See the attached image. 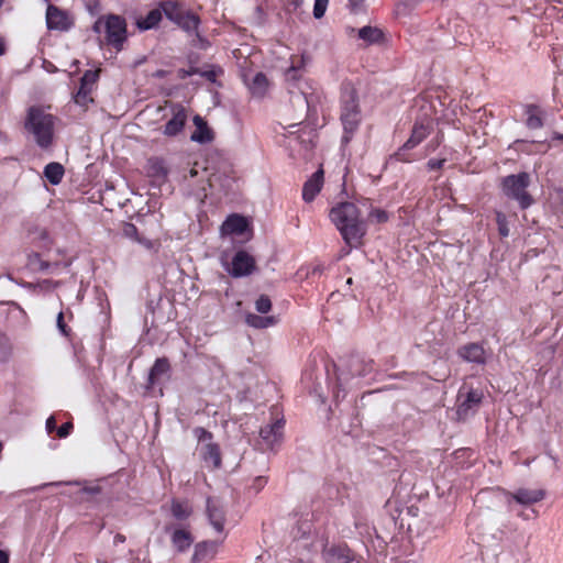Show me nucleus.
Segmentation results:
<instances>
[{"mask_svg":"<svg viewBox=\"0 0 563 563\" xmlns=\"http://www.w3.org/2000/svg\"><path fill=\"white\" fill-rule=\"evenodd\" d=\"M93 30L98 33L103 31L107 43L118 51L122 49L128 33L124 18L117 14L101 16L96 21Z\"/></svg>","mask_w":563,"mask_h":563,"instance_id":"20e7f679","label":"nucleus"},{"mask_svg":"<svg viewBox=\"0 0 563 563\" xmlns=\"http://www.w3.org/2000/svg\"><path fill=\"white\" fill-rule=\"evenodd\" d=\"M526 124L529 129L536 130L543 126V112L536 104H529L526 107Z\"/></svg>","mask_w":563,"mask_h":563,"instance_id":"b1692460","label":"nucleus"},{"mask_svg":"<svg viewBox=\"0 0 563 563\" xmlns=\"http://www.w3.org/2000/svg\"><path fill=\"white\" fill-rule=\"evenodd\" d=\"M124 541H125V537L123 534L118 533L114 536V539H113L114 544L123 543Z\"/></svg>","mask_w":563,"mask_h":563,"instance_id":"6e6d98bb","label":"nucleus"},{"mask_svg":"<svg viewBox=\"0 0 563 563\" xmlns=\"http://www.w3.org/2000/svg\"><path fill=\"white\" fill-rule=\"evenodd\" d=\"M483 399V393L479 389H474L463 385L457 394V410L456 413L460 419H465L474 413L479 407Z\"/></svg>","mask_w":563,"mask_h":563,"instance_id":"0eeeda50","label":"nucleus"},{"mask_svg":"<svg viewBox=\"0 0 563 563\" xmlns=\"http://www.w3.org/2000/svg\"><path fill=\"white\" fill-rule=\"evenodd\" d=\"M170 511L177 520H185L191 515L192 509L188 503L174 499L172 501Z\"/></svg>","mask_w":563,"mask_h":563,"instance_id":"473e14b6","label":"nucleus"},{"mask_svg":"<svg viewBox=\"0 0 563 563\" xmlns=\"http://www.w3.org/2000/svg\"><path fill=\"white\" fill-rule=\"evenodd\" d=\"M82 490L87 494L95 495L100 492V488L98 486H93V487H85Z\"/></svg>","mask_w":563,"mask_h":563,"instance_id":"864d4df0","label":"nucleus"},{"mask_svg":"<svg viewBox=\"0 0 563 563\" xmlns=\"http://www.w3.org/2000/svg\"><path fill=\"white\" fill-rule=\"evenodd\" d=\"M0 563H9V554L0 550Z\"/></svg>","mask_w":563,"mask_h":563,"instance_id":"4d7b16f0","label":"nucleus"},{"mask_svg":"<svg viewBox=\"0 0 563 563\" xmlns=\"http://www.w3.org/2000/svg\"><path fill=\"white\" fill-rule=\"evenodd\" d=\"M445 163V159H430L427 164L428 168L430 170L441 169Z\"/></svg>","mask_w":563,"mask_h":563,"instance_id":"09e8293b","label":"nucleus"},{"mask_svg":"<svg viewBox=\"0 0 563 563\" xmlns=\"http://www.w3.org/2000/svg\"><path fill=\"white\" fill-rule=\"evenodd\" d=\"M431 128H432V124H431V121H429V120L416 122L412 128L410 137L404 144V146L400 151L411 150V148L416 147L417 145H419L430 134ZM397 155H398L399 159H404L401 157V152H399Z\"/></svg>","mask_w":563,"mask_h":563,"instance_id":"2eb2a0df","label":"nucleus"},{"mask_svg":"<svg viewBox=\"0 0 563 563\" xmlns=\"http://www.w3.org/2000/svg\"><path fill=\"white\" fill-rule=\"evenodd\" d=\"M553 139H554V140H559V141H563V134L555 132V133L553 134Z\"/></svg>","mask_w":563,"mask_h":563,"instance_id":"bf43d9fd","label":"nucleus"},{"mask_svg":"<svg viewBox=\"0 0 563 563\" xmlns=\"http://www.w3.org/2000/svg\"><path fill=\"white\" fill-rule=\"evenodd\" d=\"M496 223L499 235L507 238L509 235V225L506 214L500 211H496Z\"/></svg>","mask_w":563,"mask_h":563,"instance_id":"c9c22d12","label":"nucleus"},{"mask_svg":"<svg viewBox=\"0 0 563 563\" xmlns=\"http://www.w3.org/2000/svg\"><path fill=\"white\" fill-rule=\"evenodd\" d=\"M12 353V345L7 335L0 333V362L9 360Z\"/></svg>","mask_w":563,"mask_h":563,"instance_id":"f704fd0d","label":"nucleus"},{"mask_svg":"<svg viewBox=\"0 0 563 563\" xmlns=\"http://www.w3.org/2000/svg\"><path fill=\"white\" fill-rule=\"evenodd\" d=\"M217 547L218 543L216 541H203L198 543L195 547V552L191 559L192 562L199 563L211 558L216 553Z\"/></svg>","mask_w":563,"mask_h":563,"instance_id":"5701e85b","label":"nucleus"},{"mask_svg":"<svg viewBox=\"0 0 563 563\" xmlns=\"http://www.w3.org/2000/svg\"><path fill=\"white\" fill-rule=\"evenodd\" d=\"M56 118L38 107H31L25 119V130L33 135L37 146L47 150L54 141Z\"/></svg>","mask_w":563,"mask_h":563,"instance_id":"f03ea898","label":"nucleus"},{"mask_svg":"<svg viewBox=\"0 0 563 563\" xmlns=\"http://www.w3.org/2000/svg\"><path fill=\"white\" fill-rule=\"evenodd\" d=\"M357 36L365 44L369 45L380 42L383 32L378 27L366 25L357 31Z\"/></svg>","mask_w":563,"mask_h":563,"instance_id":"c756f323","label":"nucleus"},{"mask_svg":"<svg viewBox=\"0 0 563 563\" xmlns=\"http://www.w3.org/2000/svg\"><path fill=\"white\" fill-rule=\"evenodd\" d=\"M176 24L188 34H194L198 32L200 19L197 14L186 11Z\"/></svg>","mask_w":563,"mask_h":563,"instance_id":"cd10ccee","label":"nucleus"},{"mask_svg":"<svg viewBox=\"0 0 563 563\" xmlns=\"http://www.w3.org/2000/svg\"><path fill=\"white\" fill-rule=\"evenodd\" d=\"M206 514L212 528L222 533L225 523V510L223 503L217 497L207 498Z\"/></svg>","mask_w":563,"mask_h":563,"instance_id":"9b49d317","label":"nucleus"},{"mask_svg":"<svg viewBox=\"0 0 563 563\" xmlns=\"http://www.w3.org/2000/svg\"><path fill=\"white\" fill-rule=\"evenodd\" d=\"M165 530L166 532H170L172 543L179 552H184L189 549L194 542L190 531L185 528H173L168 526Z\"/></svg>","mask_w":563,"mask_h":563,"instance_id":"6ab92c4d","label":"nucleus"},{"mask_svg":"<svg viewBox=\"0 0 563 563\" xmlns=\"http://www.w3.org/2000/svg\"><path fill=\"white\" fill-rule=\"evenodd\" d=\"M330 219L340 231L350 247H357L366 234V224L360 218L357 207L352 202H343L331 209Z\"/></svg>","mask_w":563,"mask_h":563,"instance_id":"f257e3e1","label":"nucleus"},{"mask_svg":"<svg viewBox=\"0 0 563 563\" xmlns=\"http://www.w3.org/2000/svg\"><path fill=\"white\" fill-rule=\"evenodd\" d=\"M172 118L163 126V134L166 136H176L180 133L188 120V113L184 106L179 103L170 104Z\"/></svg>","mask_w":563,"mask_h":563,"instance_id":"9d476101","label":"nucleus"},{"mask_svg":"<svg viewBox=\"0 0 563 563\" xmlns=\"http://www.w3.org/2000/svg\"><path fill=\"white\" fill-rule=\"evenodd\" d=\"M123 234H124V236H126L129 239H133V240H136L140 243H143V241L140 240L139 236H137V229H136V227L134 224H132V223H125L124 224Z\"/></svg>","mask_w":563,"mask_h":563,"instance_id":"79ce46f5","label":"nucleus"},{"mask_svg":"<svg viewBox=\"0 0 563 563\" xmlns=\"http://www.w3.org/2000/svg\"><path fill=\"white\" fill-rule=\"evenodd\" d=\"M329 0H314L313 16L320 19L324 15Z\"/></svg>","mask_w":563,"mask_h":563,"instance_id":"ea45409f","label":"nucleus"},{"mask_svg":"<svg viewBox=\"0 0 563 563\" xmlns=\"http://www.w3.org/2000/svg\"><path fill=\"white\" fill-rule=\"evenodd\" d=\"M369 218L375 220L377 223H383L388 220V214L382 209H373L369 213Z\"/></svg>","mask_w":563,"mask_h":563,"instance_id":"c03bdc74","label":"nucleus"},{"mask_svg":"<svg viewBox=\"0 0 563 563\" xmlns=\"http://www.w3.org/2000/svg\"><path fill=\"white\" fill-rule=\"evenodd\" d=\"M146 174L152 181L156 185H162L166 181L168 176V168L163 158L151 157L146 163Z\"/></svg>","mask_w":563,"mask_h":563,"instance_id":"dca6fc26","label":"nucleus"},{"mask_svg":"<svg viewBox=\"0 0 563 563\" xmlns=\"http://www.w3.org/2000/svg\"><path fill=\"white\" fill-rule=\"evenodd\" d=\"M170 369V364L166 357L157 358L152 366L148 375V383L155 385L159 378L166 375Z\"/></svg>","mask_w":563,"mask_h":563,"instance_id":"a878e982","label":"nucleus"},{"mask_svg":"<svg viewBox=\"0 0 563 563\" xmlns=\"http://www.w3.org/2000/svg\"><path fill=\"white\" fill-rule=\"evenodd\" d=\"M57 328L58 330L64 334V335H67L68 334V329L64 322V314L63 312H59L58 316H57Z\"/></svg>","mask_w":563,"mask_h":563,"instance_id":"8fccbe9b","label":"nucleus"},{"mask_svg":"<svg viewBox=\"0 0 563 563\" xmlns=\"http://www.w3.org/2000/svg\"><path fill=\"white\" fill-rule=\"evenodd\" d=\"M255 309L260 313H267L272 309V301L268 296L261 295L255 301Z\"/></svg>","mask_w":563,"mask_h":563,"instance_id":"e433bc0d","label":"nucleus"},{"mask_svg":"<svg viewBox=\"0 0 563 563\" xmlns=\"http://www.w3.org/2000/svg\"><path fill=\"white\" fill-rule=\"evenodd\" d=\"M267 481L263 476H258L253 481L252 488L255 489V492H260L265 485Z\"/></svg>","mask_w":563,"mask_h":563,"instance_id":"3c124183","label":"nucleus"},{"mask_svg":"<svg viewBox=\"0 0 563 563\" xmlns=\"http://www.w3.org/2000/svg\"><path fill=\"white\" fill-rule=\"evenodd\" d=\"M60 484H63V483H62V482H58V483H53L52 485L58 486V485H60Z\"/></svg>","mask_w":563,"mask_h":563,"instance_id":"e2e57ef3","label":"nucleus"},{"mask_svg":"<svg viewBox=\"0 0 563 563\" xmlns=\"http://www.w3.org/2000/svg\"><path fill=\"white\" fill-rule=\"evenodd\" d=\"M227 272L234 278L251 275L255 269V260L246 251H238L233 256L231 264H223Z\"/></svg>","mask_w":563,"mask_h":563,"instance_id":"6e6552de","label":"nucleus"},{"mask_svg":"<svg viewBox=\"0 0 563 563\" xmlns=\"http://www.w3.org/2000/svg\"><path fill=\"white\" fill-rule=\"evenodd\" d=\"M287 11H296L302 4L303 0H280Z\"/></svg>","mask_w":563,"mask_h":563,"instance_id":"a18cd8bd","label":"nucleus"},{"mask_svg":"<svg viewBox=\"0 0 563 563\" xmlns=\"http://www.w3.org/2000/svg\"><path fill=\"white\" fill-rule=\"evenodd\" d=\"M159 7L166 18L174 23H177L180 16L186 12L178 2L172 0L161 1Z\"/></svg>","mask_w":563,"mask_h":563,"instance_id":"bb28decb","label":"nucleus"},{"mask_svg":"<svg viewBox=\"0 0 563 563\" xmlns=\"http://www.w3.org/2000/svg\"><path fill=\"white\" fill-rule=\"evenodd\" d=\"M457 355L465 362L483 365L486 363V351L479 343H467L457 349Z\"/></svg>","mask_w":563,"mask_h":563,"instance_id":"4468645a","label":"nucleus"},{"mask_svg":"<svg viewBox=\"0 0 563 563\" xmlns=\"http://www.w3.org/2000/svg\"><path fill=\"white\" fill-rule=\"evenodd\" d=\"M301 95L308 109L314 108L316 104L320 102V95L314 91L308 92L306 90H301Z\"/></svg>","mask_w":563,"mask_h":563,"instance_id":"58836bf2","label":"nucleus"},{"mask_svg":"<svg viewBox=\"0 0 563 563\" xmlns=\"http://www.w3.org/2000/svg\"><path fill=\"white\" fill-rule=\"evenodd\" d=\"M323 186V169L319 168L311 177L303 184L302 199L306 202H311L320 192Z\"/></svg>","mask_w":563,"mask_h":563,"instance_id":"a211bd4d","label":"nucleus"},{"mask_svg":"<svg viewBox=\"0 0 563 563\" xmlns=\"http://www.w3.org/2000/svg\"><path fill=\"white\" fill-rule=\"evenodd\" d=\"M372 364L371 363H364L358 357H352L349 361V371H341L338 374V384L340 387H343L347 384L350 377H363L368 375L372 372Z\"/></svg>","mask_w":563,"mask_h":563,"instance_id":"f8f14e48","label":"nucleus"},{"mask_svg":"<svg viewBox=\"0 0 563 563\" xmlns=\"http://www.w3.org/2000/svg\"><path fill=\"white\" fill-rule=\"evenodd\" d=\"M302 62H303L302 57H300L298 59V63L292 60L291 66L286 71V76L288 79H297V73H298L300 66L302 65Z\"/></svg>","mask_w":563,"mask_h":563,"instance_id":"37998d69","label":"nucleus"},{"mask_svg":"<svg viewBox=\"0 0 563 563\" xmlns=\"http://www.w3.org/2000/svg\"><path fill=\"white\" fill-rule=\"evenodd\" d=\"M221 73V70H217V69H209V70H205V71H201V76L205 77L207 80L211 81V82H216L217 80V77L218 75Z\"/></svg>","mask_w":563,"mask_h":563,"instance_id":"de8ad7c7","label":"nucleus"},{"mask_svg":"<svg viewBox=\"0 0 563 563\" xmlns=\"http://www.w3.org/2000/svg\"><path fill=\"white\" fill-rule=\"evenodd\" d=\"M201 455L205 462L211 463L214 468L221 466V454L218 444L213 442L206 443L201 449Z\"/></svg>","mask_w":563,"mask_h":563,"instance_id":"393cba45","label":"nucleus"},{"mask_svg":"<svg viewBox=\"0 0 563 563\" xmlns=\"http://www.w3.org/2000/svg\"><path fill=\"white\" fill-rule=\"evenodd\" d=\"M284 418L276 417L273 422L261 428L260 437L267 449L274 450L282 443L284 437Z\"/></svg>","mask_w":563,"mask_h":563,"instance_id":"1a4fd4ad","label":"nucleus"},{"mask_svg":"<svg viewBox=\"0 0 563 563\" xmlns=\"http://www.w3.org/2000/svg\"><path fill=\"white\" fill-rule=\"evenodd\" d=\"M45 428L48 433H52L56 429V419L54 416L47 418Z\"/></svg>","mask_w":563,"mask_h":563,"instance_id":"603ef678","label":"nucleus"},{"mask_svg":"<svg viewBox=\"0 0 563 563\" xmlns=\"http://www.w3.org/2000/svg\"><path fill=\"white\" fill-rule=\"evenodd\" d=\"M492 495L500 503H504L511 510L512 503H517L522 506H530L541 501L545 493L542 489H529L519 488L515 493H509L500 488L493 489Z\"/></svg>","mask_w":563,"mask_h":563,"instance_id":"423d86ee","label":"nucleus"},{"mask_svg":"<svg viewBox=\"0 0 563 563\" xmlns=\"http://www.w3.org/2000/svg\"><path fill=\"white\" fill-rule=\"evenodd\" d=\"M194 434L200 442H212V433L201 427L196 428Z\"/></svg>","mask_w":563,"mask_h":563,"instance_id":"a19ab883","label":"nucleus"},{"mask_svg":"<svg viewBox=\"0 0 563 563\" xmlns=\"http://www.w3.org/2000/svg\"><path fill=\"white\" fill-rule=\"evenodd\" d=\"M92 89L80 86L74 99L77 104L86 108L90 102H92V98L90 97Z\"/></svg>","mask_w":563,"mask_h":563,"instance_id":"72a5a7b5","label":"nucleus"},{"mask_svg":"<svg viewBox=\"0 0 563 563\" xmlns=\"http://www.w3.org/2000/svg\"><path fill=\"white\" fill-rule=\"evenodd\" d=\"M98 76V70H87L80 79V86L92 89Z\"/></svg>","mask_w":563,"mask_h":563,"instance_id":"4c0bfd02","label":"nucleus"},{"mask_svg":"<svg viewBox=\"0 0 563 563\" xmlns=\"http://www.w3.org/2000/svg\"><path fill=\"white\" fill-rule=\"evenodd\" d=\"M245 322L252 328L265 329V328L274 325L276 320L274 317H271V316L262 317V316H257L254 313H249L245 317Z\"/></svg>","mask_w":563,"mask_h":563,"instance_id":"2f4dec72","label":"nucleus"},{"mask_svg":"<svg viewBox=\"0 0 563 563\" xmlns=\"http://www.w3.org/2000/svg\"><path fill=\"white\" fill-rule=\"evenodd\" d=\"M530 184V176L527 173L509 175L503 179L504 194L516 200L521 209H527L533 203V198L527 191Z\"/></svg>","mask_w":563,"mask_h":563,"instance_id":"39448f33","label":"nucleus"},{"mask_svg":"<svg viewBox=\"0 0 563 563\" xmlns=\"http://www.w3.org/2000/svg\"><path fill=\"white\" fill-rule=\"evenodd\" d=\"M197 174H198L197 169H195V168L190 169V177H196Z\"/></svg>","mask_w":563,"mask_h":563,"instance_id":"052dcab7","label":"nucleus"},{"mask_svg":"<svg viewBox=\"0 0 563 563\" xmlns=\"http://www.w3.org/2000/svg\"><path fill=\"white\" fill-rule=\"evenodd\" d=\"M194 124L196 131L191 134V140L198 143L210 142L213 137L211 130L208 128L207 122L200 117H194Z\"/></svg>","mask_w":563,"mask_h":563,"instance_id":"4be33fe9","label":"nucleus"},{"mask_svg":"<svg viewBox=\"0 0 563 563\" xmlns=\"http://www.w3.org/2000/svg\"><path fill=\"white\" fill-rule=\"evenodd\" d=\"M365 0H349L351 7L353 9H358L362 7V4L364 3Z\"/></svg>","mask_w":563,"mask_h":563,"instance_id":"5fc2aeb1","label":"nucleus"},{"mask_svg":"<svg viewBox=\"0 0 563 563\" xmlns=\"http://www.w3.org/2000/svg\"><path fill=\"white\" fill-rule=\"evenodd\" d=\"M68 484H75V485H78V482H74V483L69 482Z\"/></svg>","mask_w":563,"mask_h":563,"instance_id":"0e129e2a","label":"nucleus"},{"mask_svg":"<svg viewBox=\"0 0 563 563\" xmlns=\"http://www.w3.org/2000/svg\"><path fill=\"white\" fill-rule=\"evenodd\" d=\"M73 428H74V426L71 422H66V423L62 424L59 428H57V435L59 438H66L70 434Z\"/></svg>","mask_w":563,"mask_h":563,"instance_id":"49530a36","label":"nucleus"},{"mask_svg":"<svg viewBox=\"0 0 563 563\" xmlns=\"http://www.w3.org/2000/svg\"><path fill=\"white\" fill-rule=\"evenodd\" d=\"M65 174V169L62 164L52 162L44 168V176L52 185H58Z\"/></svg>","mask_w":563,"mask_h":563,"instance_id":"7c9ffc66","label":"nucleus"},{"mask_svg":"<svg viewBox=\"0 0 563 563\" xmlns=\"http://www.w3.org/2000/svg\"><path fill=\"white\" fill-rule=\"evenodd\" d=\"M341 121L344 129L342 141L344 143L350 142L352 135L357 130L361 122V112L357 102V96L355 89L346 85L342 89L341 95Z\"/></svg>","mask_w":563,"mask_h":563,"instance_id":"7ed1b4c3","label":"nucleus"},{"mask_svg":"<svg viewBox=\"0 0 563 563\" xmlns=\"http://www.w3.org/2000/svg\"><path fill=\"white\" fill-rule=\"evenodd\" d=\"M162 20L161 7L151 10L145 18L139 19L136 25L140 30L145 31L158 25Z\"/></svg>","mask_w":563,"mask_h":563,"instance_id":"c85d7f7f","label":"nucleus"},{"mask_svg":"<svg viewBox=\"0 0 563 563\" xmlns=\"http://www.w3.org/2000/svg\"><path fill=\"white\" fill-rule=\"evenodd\" d=\"M144 244L150 247L151 246V242H144Z\"/></svg>","mask_w":563,"mask_h":563,"instance_id":"680f3d73","label":"nucleus"},{"mask_svg":"<svg viewBox=\"0 0 563 563\" xmlns=\"http://www.w3.org/2000/svg\"><path fill=\"white\" fill-rule=\"evenodd\" d=\"M46 24L49 30L66 31L69 27V20L63 10L49 4L46 10Z\"/></svg>","mask_w":563,"mask_h":563,"instance_id":"f3484780","label":"nucleus"},{"mask_svg":"<svg viewBox=\"0 0 563 563\" xmlns=\"http://www.w3.org/2000/svg\"><path fill=\"white\" fill-rule=\"evenodd\" d=\"M243 81L252 96L257 98L264 97L269 87V81L263 73H245L243 74Z\"/></svg>","mask_w":563,"mask_h":563,"instance_id":"ddd939ff","label":"nucleus"},{"mask_svg":"<svg viewBox=\"0 0 563 563\" xmlns=\"http://www.w3.org/2000/svg\"><path fill=\"white\" fill-rule=\"evenodd\" d=\"M247 228V221L243 216L231 214L221 225L222 234L241 235Z\"/></svg>","mask_w":563,"mask_h":563,"instance_id":"412c9836","label":"nucleus"},{"mask_svg":"<svg viewBox=\"0 0 563 563\" xmlns=\"http://www.w3.org/2000/svg\"><path fill=\"white\" fill-rule=\"evenodd\" d=\"M5 52V44L2 38H0V56L3 55Z\"/></svg>","mask_w":563,"mask_h":563,"instance_id":"13d9d810","label":"nucleus"},{"mask_svg":"<svg viewBox=\"0 0 563 563\" xmlns=\"http://www.w3.org/2000/svg\"><path fill=\"white\" fill-rule=\"evenodd\" d=\"M325 563H350L353 560L351 551L344 545H331L322 552Z\"/></svg>","mask_w":563,"mask_h":563,"instance_id":"aec40b11","label":"nucleus"}]
</instances>
